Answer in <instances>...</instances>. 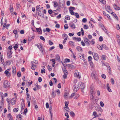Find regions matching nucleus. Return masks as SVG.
Returning <instances> with one entry per match:
<instances>
[{"instance_id": "a211bd4d", "label": "nucleus", "mask_w": 120, "mask_h": 120, "mask_svg": "<svg viewBox=\"0 0 120 120\" xmlns=\"http://www.w3.org/2000/svg\"><path fill=\"white\" fill-rule=\"evenodd\" d=\"M26 95H27L26 100L27 101H29L31 100V97L30 95L28 93H27Z\"/></svg>"}, {"instance_id": "1a4fd4ad", "label": "nucleus", "mask_w": 120, "mask_h": 120, "mask_svg": "<svg viewBox=\"0 0 120 120\" xmlns=\"http://www.w3.org/2000/svg\"><path fill=\"white\" fill-rule=\"evenodd\" d=\"M74 90L75 92H76L79 90V86L75 84L74 86Z\"/></svg>"}, {"instance_id": "423d86ee", "label": "nucleus", "mask_w": 120, "mask_h": 120, "mask_svg": "<svg viewBox=\"0 0 120 120\" xmlns=\"http://www.w3.org/2000/svg\"><path fill=\"white\" fill-rule=\"evenodd\" d=\"M94 59L96 60H98L99 59L98 55L96 53H92Z\"/></svg>"}, {"instance_id": "7c9ffc66", "label": "nucleus", "mask_w": 120, "mask_h": 120, "mask_svg": "<svg viewBox=\"0 0 120 120\" xmlns=\"http://www.w3.org/2000/svg\"><path fill=\"white\" fill-rule=\"evenodd\" d=\"M62 36L64 38H65V39H67L68 36L66 34H63Z\"/></svg>"}, {"instance_id": "7ed1b4c3", "label": "nucleus", "mask_w": 120, "mask_h": 120, "mask_svg": "<svg viewBox=\"0 0 120 120\" xmlns=\"http://www.w3.org/2000/svg\"><path fill=\"white\" fill-rule=\"evenodd\" d=\"M78 85L79 87V88H80L81 89L82 92L84 93L83 89L85 87L84 84L81 82H79L78 83Z\"/></svg>"}, {"instance_id": "c9c22d12", "label": "nucleus", "mask_w": 120, "mask_h": 120, "mask_svg": "<svg viewBox=\"0 0 120 120\" xmlns=\"http://www.w3.org/2000/svg\"><path fill=\"white\" fill-rule=\"evenodd\" d=\"M69 44L72 46H73V47H74V42L72 41H70L69 42Z\"/></svg>"}, {"instance_id": "338daca9", "label": "nucleus", "mask_w": 120, "mask_h": 120, "mask_svg": "<svg viewBox=\"0 0 120 120\" xmlns=\"http://www.w3.org/2000/svg\"><path fill=\"white\" fill-rule=\"evenodd\" d=\"M99 41H103V39L102 37L101 36H100L99 38Z\"/></svg>"}, {"instance_id": "e433bc0d", "label": "nucleus", "mask_w": 120, "mask_h": 120, "mask_svg": "<svg viewBox=\"0 0 120 120\" xmlns=\"http://www.w3.org/2000/svg\"><path fill=\"white\" fill-rule=\"evenodd\" d=\"M77 50L79 52H81L82 51L81 48L79 46L77 47L76 48Z\"/></svg>"}, {"instance_id": "0e129e2a", "label": "nucleus", "mask_w": 120, "mask_h": 120, "mask_svg": "<svg viewBox=\"0 0 120 120\" xmlns=\"http://www.w3.org/2000/svg\"><path fill=\"white\" fill-rule=\"evenodd\" d=\"M75 93H72L71 94V96L69 98H71L72 97H73L74 96H75Z\"/></svg>"}, {"instance_id": "9d476101", "label": "nucleus", "mask_w": 120, "mask_h": 120, "mask_svg": "<svg viewBox=\"0 0 120 120\" xmlns=\"http://www.w3.org/2000/svg\"><path fill=\"white\" fill-rule=\"evenodd\" d=\"M97 112L95 111L93 113V114L92 115V116H94L93 117V118H95L96 117L98 116H100L101 115V113H99L98 115H97Z\"/></svg>"}, {"instance_id": "4d7b16f0", "label": "nucleus", "mask_w": 120, "mask_h": 120, "mask_svg": "<svg viewBox=\"0 0 120 120\" xmlns=\"http://www.w3.org/2000/svg\"><path fill=\"white\" fill-rule=\"evenodd\" d=\"M70 114L72 116H75L74 113L72 111L70 112Z\"/></svg>"}, {"instance_id": "603ef678", "label": "nucleus", "mask_w": 120, "mask_h": 120, "mask_svg": "<svg viewBox=\"0 0 120 120\" xmlns=\"http://www.w3.org/2000/svg\"><path fill=\"white\" fill-rule=\"evenodd\" d=\"M19 110V109L18 108H16L14 109L13 110V111L14 112H15L18 111Z\"/></svg>"}, {"instance_id": "ea45409f", "label": "nucleus", "mask_w": 120, "mask_h": 120, "mask_svg": "<svg viewBox=\"0 0 120 120\" xmlns=\"http://www.w3.org/2000/svg\"><path fill=\"white\" fill-rule=\"evenodd\" d=\"M89 27L88 26L86 25H84V26H83V28L85 29H87Z\"/></svg>"}, {"instance_id": "6ab92c4d", "label": "nucleus", "mask_w": 120, "mask_h": 120, "mask_svg": "<svg viewBox=\"0 0 120 120\" xmlns=\"http://www.w3.org/2000/svg\"><path fill=\"white\" fill-rule=\"evenodd\" d=\"M12 72L14 74H15L16 72V67L14 66L12 67Z\"/></svg>"}, {"instance_id": "13d9d810", "label": "nucleus", "mask_w": 120, "mask_h": 120, "mask_svg": "<svg viewBox=\"0 0 120 120\" xmlns=\"http://www.w3.org/2000/svg\"><path fill=\"white\" fill-rule=\"evenodd\" d=\"M100 105L101 106L103 107L104 106V104L102 101H101L100 103Z\"/></svg>"}, {"instance_id": "de8ad7c7", "label": "nucleus", "mask_w": 120, "mask_h": 120, "mask_svg": "<svg viewBox=\"0 0 120 120\" xmlns=\"http://www.w3.org/2000/svg\"><path fill=\"white\" fill-rule=\"evenodd\" d=\"M64 27L65 29H67L68 28V25L67 24H66L64 25Z\"/></svg>"}, {"instance_id": "473e14b6", "label": "nucleus", "mask_w": 120, "mask_h": 120, "mask_svg": "<svg viewBox=\"0 0 120 120\" xmlns=\"http://www.w3.org/2000/svg\"><path fill=\"white\" fill-rule=\"evenodd\" d=\"M69 95V94L68 92H66L64 94V98H67V97L68 96V95Z\"/></svg>"}, {"instance_id": "79ce46f5", "label": "nucleus", "mask_w": 120, "mask_h": 120, "mask_svg": "<svg viewBox=\"0 0 120 120\" xmlns=\"http://www.w3.org/2000/svg\"><path fill=\"white\" fill-rule=\"evenodd\" d=\"M33 104L34 105H35L36 104V101L35 99L34 98H33Z\"/></svg>"}, {"instance_id": "f3484780", "label": "nucleus", "mask_w": 120, "mask_h": 120, "mask_svg": "<svg viewBox=\"0 0 120 120\" xmlns=\"http://www.w3.org/2000/svg\"><path fill=\"white\" fill-rule=\"evenodd\" d=\"M107 89L108 91L110 92H112V90L110 88L109 84L108 83L107 84Z\"/></svg>"}, {"instance_id": "72a5a7b5", "label": "nucleus", "mask_w": 120, "mask_h": 120, "mask_svg": "<svg viewBox=\"0 0 120 120\" xmlns=\"http://www.w3.org/2000/svg\"><path fill=\"white\" fill-rule=\"evenodd\" d=\"M80 96V95L79 94H76V95L74 97V99H77L78 97H79Z\"/></svg>"}, {"instance_id": "9b49d317", "label": "nucleus", "mask_w": 120, "mask_h": 120, "mask_svg": "<svg viewBox=\"0 0 120 120\" xmlns=\"http://www.w3.org/2000/svg\"><path fill=\"white\" fill-rule=\"evenodd\" d=\"M105 8L106 10L109 12V11H111V8L109 5H106L105 6Z\"/></svg>"}, {"instance_id": "052dcab7", "label": "nucleus", "mask_w": 120, "mask_h": 120, "mask_svg": "<svg viewBox=\"0 0 120 120\" xmlns=\"http://www.w3.org/2000/svg\"><path fill=\"white\" fill-rule=\"evenodd\" d=\"M116 29L118 30H119L120 29V27L119 26V24H117L116 25Z\"/></svg>"}, {"instance_id": "20e7f679", "label": "nucleus", "mask_w": 120, "mask_h": 120, "mask_svg": "<svg viewBox=\"0 0 120 120\" xmlns=\"http://www.w3.org/2000/svg\"><path fill=\"white\" fill-rule=\"evenodd\" d=\"M35 45L38 48L41 53H43V52L44 49L41 45H38V44H36Z\"/></svg>"}, {"instance_id": "aec40b11", "label": "nucleus", "mask_w": 120, "mask_h": 120, "mask_svg": "<svg viewBox=\"0 0 120 120\" xmlns=\"http://www.w3.org/2000/svg\"><path fill=\"white\" fill-rule=\"evenodd\" d=\"M73 39L79 41H80L81 40V38H78L75 37Z\"/></svg>"}, {"instance_id": "5fc2aeb1", "label": "nucleus", "mask_w": 120, "mask_h": 120, "mask_svg": "<svg viewBox=\"0 0 120 120\" xmlns=\"http://www.w3.org/2000/svg\"><path fill=\"white\" fill-rule=\"evenodd\" d=\"M88 60L89 61H91V60L92 59V58L90 56H89L88 57Z\"/></svg>"}, {"instance_id": "f8f14e48", "label": "nucleus", "mask_w": 120, "mask_h": 120, "mask_svg": "<svg viewBox=\"0 0 120 120\" xmlns=\"http://www.w3.org/2000/svg\"><path fill=\"white\" fill-rule=\"evenodd\" d=\"M51 95L52 97L53 98L55 97L56 96V94L54 90L53 89L52 90Z\"/></svg>"}, {"instance_id": "bb28decb", "label": "nucleus", "mask_w": 120, "mask_h": 120, "mask_svg": "<svg viewBox=\"0 0 120 120\" xmlns=\"http://www.w3.org/2000/svg\"><path fill=\"white\" fill-rule=\"evenodd\" d=\"M9 71V70L8 69H7L4 72V73L6 74V75H8V73Z\"/></svg>"}, {"instance_id": "f704fd0d", "label": "nucleus", "mask_w": 120, "mask_h": 120, "mask_svg": "<svg viewBox=\"0 0 120 120\" xmlns=\"http://www.w3.org/2000/svg\"><path fill=\"white\" fill-rule=\"evenodd\" d=\"M89 25L92 28H93L94 26L93 25L90 21L89 22Z\"/></svg>"}, {"instance_id": "4468645a", "label": "nucleus", "mask_w": 120, "mask_h": 120, "mask_svg": "<svg viewBox=\"0 0 120 120\" xmlns=\"http://www.w3.org/2000/svg\"><path fill=\"white\" fill-rule=\"evenodd\" d=\"M11 103L12 105H14L16 102V99L15 98H12L11 100Z\"/></svg>"}, {"instance_id": "a18cd8bd", "label": "nucleus", "mask_w": 120, "mask_h": 120, "mask_svg": "<svg viewBox=\"0 0 120 120\" xmlns=\"http://www.w3.org/2000/svg\"><path fill=\"white\" fill-rule=\"evenodd\" d=\"M34 37L33 36H32L31 37H29L28 38L29 41H31L34 38Z\"/></svg>"}, {"instance_id": "49530a36", "label": "nucleus", "mask_w": 120, "mask_h": 120, "mask_svg": "<svg viewBox=\"0 0 120 120\" xmlns=\"http://www.w3.org/2000/svg\"><path fill=\"white\" fill-rule=\"evenodd\" d=\"M18 45L17 44H15V46H14V47H13L14 48V49L15 50H16L17 48H18Z\"/></svg>"}, {"instance_id": "680f3d73", "label": "nucleus", "mask_w": 120, "mask_h": 120, "mask_svg": "<svg viewBox=\"0 0 120 120\" xmlns=\"http://www.w3.org/2000/svg\"><path fill=\"white\" fill-rule=\"evenodd\" d=\"M49 44L50 45H52L53 44V43L51 41L49 40Z\"/></svg>"}, {"instance_id": "f03ea898", "label": "nucleus", "mask_w": 120, "mask_h": 120, "mask_svg": "<svg viewBox=\"0 0 120 120\" xmlns=\"http://www.w3.org/2000/svg\"><path fill=\"white\" fill-rule=\"evenodd\" d=\"M95 94H90V98L92 101V102L93 103H95L96 100V98L97 97H95L94 98Z\"/></svg>"}, {"instance_id": "b1692460", "label": "nucleus", "mask_w": 120, "mask_h": 120, "mask_svg": "<svg viewBox=\"0 0 120 120\" xmlns=\"http://www.w3.org/2000/svg\"><path fill=\"white\" fill-rule=\"evenodd\" d=\"M7 101L8 102V107H9L10 106V99H9L8 98L7 100Z\"/></svg>"}, {"instance_id": "0eeeda50", "label": "nucleus", "mask_w": 120, "mask_h": 120, "mask_svg": "<svg viewBox=\"0 0 120 120\" xmlns=\"http://www.w3.org/2000/svg\"><path fill=\"white\" fill-rule=\"evenodd\" d=\"M84 41L86 43L87 46H89L90 44V41L86 38L84 39Z\"/></svg>"}, {"instance_id": "a19ab883", "label": "nucleus", "mask_w": 120, "mask_h": 120, "mask_svg": "<svg viewBox=\"0 0 120 120\" xmlns=\"http://www.w3.org/2000/svg\"><path fill=\"white\" fill-rule=\"evenodd\" d=\"M75 9V8L72 7H70L69 8V11H73Z\"/></svg>"}, {"instance_id": "a878e982", "label": "nucleus", "mask_w": 120, "mask_h": 120, "mask_svg": "<svg viewBox=\"0 0 120 120\" xmlns=\"http://www.w3.org/2000/svg\"><path fill=\"white\" fill-rule=\"evenodd\" d=\"M64 109L66 110L67 112H69L70 110L68 106L64 107Z\"/></svg>"}, {"instance_id": "09e8293b", "label": "nucleus", "mask_w": 120, "mask_h": 120, "mask_svg": "<svg viewBox=\"0 0 120 120\" xmlns=\"http://www.w3.org/2000/svg\"><path fill=\"white\" fill-rule=\"evenodd\" d=\"M54 3V7H56L58 5V4H57V2H53Z\"/></svg>"}, {"instance_id": "cd10ccee", "label": "nucleus", "mask_w": 120, "mask_h": 120, "mask_svg": "<svg viewBox=\"0 0 120 120\" xmlns=\"http://www.w3.org/2000/svg\"><path fill=\"white\" fill-rule=\"evenodd\" d=\"M71 26L72 27V28H73L74 29H75V25L73 23H72V24H70Z\"/></svg>"}, {"instance_id": "37998d69", "label": "nucleus", "mask_w": 120, "mask_h": 120, "mask_svg": "<svg viewBox=\"0 0 120 120\" xmlns=\"http://www.w3.org/2000/svg\"><path fill=\"white\" fill-rule=\"evenodd\" d=\"M65 18V19L67 20H69L70 19V16L69 15H66Z\"/></svg>"}, {"instance_id": "c756f323", "label": "nucleus", "mask_w": 120, "mask_h": 120, "mask_svg": "<svg viewBox=\"0 0 120 120\" xmlns=\"http://www.w3.org/2000/svg\"><path fill=\"white\" fill-rule=\"evenodd\" d=\"M115 6L116 7V8L114 7V9L115 10H120V8L117 6V5H116L115 4Z\"/></svg>"}, {"instance_id": "864d4df0", "label": "nucleus", "mask_w": 120, "mask_h": 120, "mask_svg": "<svg viewBox=\"0 0 120 120\" xmlns=\"http://www.w3.org/2000/svg\"><path fill=\"white\" fill-rule=\"evenodd\" d=\"M87 20L85 18H83L82 20V21L83 22H87Z\"/></svg>"}, {"instance_id": "412c9836", "label": "nucleus", "mask_w": 120, "mask_h": 120, "mask_svg": "<svg viewBox=\"0 0 120 120\" xmlns=\"http://www.w3.org/2000/svg\"><path fill=\"white\" fill-rule=\"evenodd\" d=\"M96 75V72L95 70H93L92 71V74H91V75L95 77Z\"/></svg>"}, {"instance_id": "5701e85b", "label": "nucleus", "mask_w": 120, "mask_h": 120, "mask_svg": "<svg viewBox=\"0 0 120 120\" xmlns=\"http://www.w3.org/2000/svg\"><path fill=\"white\" fill-rule=\"evenodd\" d=\"M32 66L31 67V68L33 70H35L36 68V65H34V64H32Z\"/></svg>"}, {"instance_id": "6e6d98bb", "label": "nucleus", "mask_w": 120, "mask_h": 120, "mask_svg": "<svg viewBox=\"0 0 120 120\" xmlns=\"http://www.w3.org/2000/svg\"><path fill=\"white\" fill-rule=\"evenodd\" d=\"M52 11L51 9L48 10V12L50 14H51L52 13Z\"/></svg>"}, {"instance_id": "393cba45", "label": "nucleus", "mask_w": 120, "mask_h": 120, "mask_svg": "<svg viewBox=\"0 0 120 120\" xmlns=\"http://www.w3.org/2000/svg\"><path fill=\"white\" fill-rule=\"evenodd\" d=\"M22 104V105L21 109L23 110L24 108L25 105L24 102L23 101L21 103Z\"/></svg>"}, {"instance_id": "4c0bfd02", "label": "nucleus", "mask_w": 120, "mask_h": 120, "mask_svg": "<svg viewBox=\"0 0 120 120\" xmlns=\"http://www.w3.org/2000/svg\"><path fill=\"white\" fill-rule=\"evenodd\" d=\"M97 47L98 49H99L102 50L103 49L102 48L101 46H100L99 45H97Z\"/></svg>"}, {"instance_id": "3c124183", "label": "nucleus", "mask_w": 120, "mask_h": 120, "mask_svg": "<svg viewBox=\"0 0 120 120\" xmlns=\"http://www.w3.org/2000/svg\"><path fill=\"white\" fill-rule=\"evenodd\" d=\"M41 72L42 73H43V72L44 73H45V70L44 68H42L41 70Z\"/></svg>"}, {"instance_id": "6e6552de", "label": "nucleus", "mask_w": 120, "mask_h": 120, "mask_svg": "<svg viewBox=\"0 0 120 120\" xmlns=\"http://www.w3.org/2000/svg\"><path fill=\"white\" fill-rule=\"evenodd\" d=\"M95 109L97 111L99 112H102L103 111V110L100 106H98L95 107Z\"/></svg>"}, {"instance_id": "c85d7f7f", "label": "nucleus", "mask_w": 120, "mask_h": 120, "mask_svg": "<svg viewBox=\"0 0 120 120\" xmlns=\"http://www.w3.org/2000/svg\"><path fill=\"white\" fill-rule=\"evenodd\" d=\"M36 30L37 32H39L41 31V29L40 27L39 28H36Z\"/></svg>"}, {"instance_id": "69168bd1", "label": "nucleus", "mask_w": 120, "mask_h": 120, "mask_svg": "<svg viewBox=\"0 0 120 120\" xmlns=\"http://www.w3.org/2000/svg\"><path fill=\"white\" fill-rule=\"evenodd\" d=\"M70 60L69 59L66 58L65 59V61L66 62H70Z\"/></svg>"}, {"instance_id": "bf43d9fd", "label": "nucleus", "mask_w": 120, "mask_h": 120, "mask_svg": "<svg viewBox=\"0 0 120 120\" xmlns=\"http://www.w3.org/2000/svg\"><path fill=\"white\" fill-rule=\"evenodd\" d=\"M65 115L67 116V118H69V116L68 113H65Z\"/></svg>"}, {"instance_id": "e2e57ef3", "label": "nucleus", "mask_w": 120, "mask_h": 120, "mask_svg": "<svg viewBox=\"0 0 120 120\" xmlns=\"http://www.w3.org/2000/svg\"><path fill=\"white\" fill-rule=\"evenodd\" d=\"M111 82L112 84H113L114 83V81L113 79L112 78L111 79Z\"/></svg>"}, {"instance_id": "39448f33", "label": "nucleus", "mask_w": 120, "mask_h": 120, "mask_svg": "<svg viewBox=\"0 0 120 120\" xmlns=\"http://www.w3.org/2000/svg\"><path fill=\"white\" fill-rule=\"evenodd\" d=\"M74 75L76 77L79 79H80L81 78V75L79 74V73L78 71L76 70L75 71Z\"/></svg>"}, {"instance_id": "4be33fe9", "label": "nucleus", "mask_w": 120, "mask_h": 120, "mask_svg": "<svg viewBox=\"0 0 120 120\" xmlns=\"http://www.w3.org/2000/svg\"><path fill=\"white\" fill-rule=\"evenodd\" d=\"M102 48L103 49H104L106 50L108 49V48L106 46V45L105 44H102L101 45Z\"/></svg>"}, {"instance_id": "2f4dec72", "label": "nucleus", "mask_w": 120, "mask_h": 120, "mask_svg": "<svg viewBox=\"0 0 120 120\" xmlns=\"http://www.w3.org/2000/svg\"><path fill=\"white\" fill-rule=\"evenodd\" d=\"M56 58L58 60H60V57L59 55L58 54H57L56 56Z\"/></svg>"}, {"instance_id": "58836bf2", "label": "nucleus", "mask_w": 120, "mask_h": 120, "mask_svg": "<svg viewBox=\"0 0 120 120\" xmlns=\"http://www.w3.org/2000/svg\"><path fill=\"white\" fill-rule=\"evenodd\" d=\"M5 22L3 24V25L4 27H6V22H7V20L6 19H5Z\"/></svg>"}, {"instance_id": "f257e3e1", "label": "nucleus", "mask_w": 120, "mask_h": 120, "mask_svg": "<svg viewBox=\"0 0 120 120\" xmlns=\"http://www.w3.org/2000/svg\"><path fill=\"white\" fill-rule=\"evenodd\" d=\"M10 84L9 82L7 80H6L4 81L3 82V87L4 88L7 89L10 87Z\"/></svg>"}, {"instance_id": "8fccbe9b", "label": "nucleus", "mask_w": 120, "mask_h": 120, "mask_svg": "<svg viewBox=\"0 0 120 120\" xmlns=\"http://www.w3.org/2000/svg\"><path fill=\"white\" fill-rule=\"evenodd\" d=\"M40 38L41 39L43 40L44 41H45V40L43 37L42 36H41L40 37Z\"/></svg>"}, {"instance_id": "dca6fc26", "label": "nucleus", "mask_w": 120, "mask_h": 120, "mask_svg": "<svg viewBox=\"0 0 120 120\" xmlns=\"http://www.w3.org/2000/svg\"><path fill=\"white\" fill-rule=\"evenodd\" d=\"M12 53V52L10 50L8 51L7 53L8 57L9 58H10L12 56L11 54Z\"/></svg>"}, {"instance_id": "ddd939ff", "label": "nucleus", "mask_w": 120, "mask_h": 120, "mask_svg": "<svg viewBox=\"0 0 120 120\" xmlns=\"http://www.w3.org/2000/svg\"><path fill=\"white\" fill-rule=\"evenodd\" d=\"M95 89L93 87H91L90 89V94H95V92L94 91Z\"/></svg>"}, {"instance_id": "c03bdc74", "label": "nucleus", "mask_w": 120, "mask_h": 120, "mask_svg": "<svg viewBox=\"0 0 120 120\" xmlns=\"http://www.w3.org/2000/svg\"><path fill=\"white\" fill-rule=\"evenodd\" d=\"M2 56H3V55H1V56L0 57V60H1V62L3 63H4V59L2 58H3Z\"/></svg>"}, {"instance_id": "2eb2a0df", "label": "nucleus", "mask_w": 120, "mask_h": 120, "mask_svg": "<svg viewBox=\"0 0 120 120\" xmlns=\"http://www.w3.org/2000/svg\"><path fill=\"white\" fill-rule=\"evenodd\" d=\"M38 11V15L40 16H41L43 15V13L41 11V8H39V9L37 11Z\"/></svg>"}, {"instance_id": "774afa93", "label": "nucleus", "mask_w": 120, "mask_h": 120, "mask_svg": "<svg viewBox=\"0 0 120 120\" xmlns=\"http://www.w3.org/2000/svg\"><path fill=\"white\" fill-rule=\"evenodd\" d=\"M101 76L102 78H103L104 79H105L106 78V76H105V75L103 74Z\"/></svg>"}]
</instances>
